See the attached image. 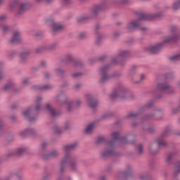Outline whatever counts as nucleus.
<instances>
[{
  "label": "nucleus",
  "mask_w": 180,
  "mask_h": 180,
  "mask_svg": "<svg viewBox=\"0 0 180 180\" xmlns=\"http://www.w3.org/2000/svg\"><path fill=\"white\" fill-rule=\"evenodd\" d=\"M98 102L94 98H90L88 100V105L90 108H96L98 106Z\"/></svg>",
  "instance_id": "14"
},
{
  "label": "nucleus",
  "mask_w": 180,
  "mask_h": 180,
  "mask_svg": "<svg viewBox=\"0 0 180 180\" xmlns=\"http://www.w3.org/2000/svg\"><path fill=\"white\" fill-rule=\"evenodd\" d=\"M57 155H58V153L56 150H53L48 155L45 156L44 158L45 160H47L49 158H55V157H57Z\"/></svg>",
  "instance_id": "20"
},
{
  "label": "nucleus",
  "mask_w": 180,
  "mask_h": 180,
  "mask_svg": "<svg viewBox=\"0 0 180 180\" xmlns=\"http://www.w3.org/2000/svg\"><path fill=\"white\" fill-rule=\"evenodd\" d=\"M47 4H51L54 0H46Z\"/></svg>",
  "instance_id": "54"
},
{
  "label": "nucleus",
  "mask_w": 180,
  "mask_h": 180,
  "mask_svg": "<svg viewBox=\"0 0 180 180\" xmlns=\"http://www.w3.org/2000/svg\"><path fill=\"white\" fill-rule=\"evenodd\" d=\"M62 4H63V5H70V4H71V1L70 0H62Z\"/></svg>",
  "instance_id": "35"
},
{
  "label": "nucleus",
  "mask_w": 180,
  "mask_h": 180,
  "mask_svg": "<svg viewBox=\"0 0 180 180\" xmlns=\"http://www.w3.org/2000/svg\"><path fill=\"white\" fill-rule=\"evenodd\" d=\"M179 40V35L178 33L173 32L171 37H166L163 43H171V41H178Z\"/></svg>",
  "instance_id": "7"
},
{
  "label": "nucleus",
  "mask_w": 180,
  "mask_h": 180,
  "mask_svg": "<svg viewBox=\"0 0 180 180\" xmlns=\"http://www.w3.org/2000/svg\"><path fill=\"white\" fill-rule=\"evenodd\" d=\"M4 2H5V0H0V5H2V4H4Z\"/></svg>",
  "instance_id": "58"
},
{
  "label": "nucleus",
  "mask_w": 180,
  "mask_h": 180,
  "mask_svg": "<svg viewBox=\"0 0 180 180\" xmlns=\"http://www.w3.org/2000/svg\"><path fill=\"white\" fill-rule=\"evenodd\" d=\"M56 72L57 75H60V74H63V69H60V68L56 69Z\"/></svg>",
  "instance_id": "38"
},
{
  "label": "nucleus",
  "mask_w": 180,
  "mask_h": 180,
  "mask_svg": "<svg viewBox=\"0 0 180 180\" xmlns=\"http://www.w3.org/2000/svg\"><path fill=\"white\" fill-rule=\"evenodd\" d=\"M46 146H47V142H43L41 144L42 148H44V147H46Z\"/></svg>",
  "instance_id": "51"
},
{
  "label": "nucleus",
  "mask_w": 180,
  "mask_h": 180,
  "mask_svg": "<svg viewBox=\"0 0 180 180\" xmlns=\"http://www.w3.org/2000/svg\"><path fill=\"white\" fill-rule=\"evenodd\" d=\"M174 174H179L180 172V162H176L174 166Z\"/></svg>",
  "instance_id": "25"
},
{
  "label": "nucleus",
  "mask_w": 180,
  "mask_h": 180,
  "mask_svg": "<svg viewBox=\"0 0 180 180\" xmlns=\"http://www.w3.org/2000/svg\"><path fill=\"white\" fill-rule=\"evenodd\" d=\"M86 37V34H85V33H81V34L79 35V39H85Z\"/></svg>",
  "instance_id": "40"
},
{
  "label": "nucleus",
  "mask_w": 180,
  "mask_h": 180,
  "mask_svg": "<svg viewBox=\"0 0 180 180\" xmlns=\"http://www.w3.org/2000/svg\"><path fill=\"white\" fill-rule=\"evenodd\" d=\"M101 11H102V8H101L99 6H96L93 9V13L94 15H98Z\"/></svg>",
  "instance_id": "24"
},
{
  "label": "nucleus",
  "mask_w": 180,
  "mask_h": 180,
  "mask_svg": "<svg viewBox=\"0 0 180 180\" xmlns=\"http://www.w3.org/2000/svg\"><path fill=\"white\" fill-rule=\"evenodd\" d=\"M160 49H161V46L160 45H156L153 46H149L148 48V51L151 54H155L158 51H160Z\"/></svg>",
  "instance_id": "11"
},
{
  "label": "nucleus",
  "mask_w": 180,
  "mask_h": 180,
  "mask_svg": "<svg viewBox=\"0 0 180 180\" xmlns=\"http://www.w3.org/2000/svg\"><path fill=\"white\" fill-rule=\"evenodd\" d=\"M36 2H41L43 0H35Z\"/></svg>",
  "instance_id": "62"
},
{
  "label": "nucleus",
  "mask_w": 180,
  "mask_h": 180,
  "mask_svg": "<svg viewBox=\"0 0 180 180\" xmlns=\"http://www.w3.org/2000/svg\"><path fill=\"white\" fill-rule=\"evenodd\" d=\"M136 29H141V30H146V27H140V22L139 21H131L127 25V30L128 32H133Z\"/></svg>",
  "instance_id": "4"
},
{
  "label": "nucleus",
  "mask_w": 180,
  "mask_h": 180,
  "mask_svg": "<svg viewBox=\"0 0 180 180\" xmlns=\"http://www.w3.org/2000/svg\"><path fill=\"white\" fill-rule=\"evenodd\" d=\"M12 86H13V84L12 83H8L7 84H6L4 87L3 89L4 91H8V89H11L12 88Z\"/></svg>",
  "instance_id": "27"
},
{
  "label": "nucleus",
  "mask_w": 180,
  "mask_h": 180,
  "mask_svg": "<svg viewBox=\"0 0 180 180\" xmlns=\"http://www.w3.org/2000/svg\"><path fill=\"white\" fill-rule=\"evenodd\" d=\"M18 154H23V153H25V149L24 148H19L18 150Z\"/></svg>",
  "instance_id": "41"
},
{
  "label": "nucleus",
  "mask_w": 180,
  "mask_h": 180,
  "mask_svg": "<svg viewBox=\"0 0 180 180\" xmlns=\"http://www.w3.org/2000/svg\"><path fill=\"white\" fill-rule=\"evenodd\" d=\"M155 142L157 143L158 146H159V147H162V146H167V142H165V141H164L162 137L158 139L155 141Z\"/></svg>",
  "instance_id": "18"
},
{
  "label": "nucleus",
  "mask_w": 180,
  "mask_h": 180,
  "mask_svg": "<svg viewBox=\"0 0 180 180\" xmlns=\"http://www.w3.org/2000/svg\"><path fill=\"white\" fill-rule=\"evenodd\" d=\"M112 63H113V64H116V63H117V58H114L112 60Z\"/></svg>",
  "instance_id": "48"
},
{
  "label": "nucleus",
  "mask_w": 180,
  "mask_h": 180,
  "mask_svg": "<svg viewBox=\"0 0 180 180\" xmlns=\"http://www.w3.org/2000/svg\"><path fill=\"white\" fill-rule=\"evenodd\" d=\"M172 157H174V153H169L167 156V161H169L172 160Z\"/></svg>",
  "instance_id": "37"
},
{
  "label": "nucleus",
  "mask_w": 180,
  "mask_h": 180,
  "mask_svg": "<svg viewBox=\"0 0 180 180\" xmlns=\"http://www.w3.org/2000/svg\"><path fill=\"white\" fill-rule=\"evenodd\" d=\"M46 108L51 113V116H57V115H58V112L55 111L54 109H53V108H51V106L49 104L46 105Z\"/></svg>",
  "instance_id": "17"
},
{
  "label": "nucleus",
  "mask_w": 180,
  "mask_h": 180,
  "mask_svg": "<svg viewBox=\"0 0 180 180\" xmlns=\"http://www.w3.org/2000/svg\"><path fill=\"white\" fill-rule=\"evenodd\" d=\"M22 85H27L29 84V78H25L22 82Z\"/></svg>",
  "instance_id": "34"
},
{
  "label": "nucleus",
  "mask_w": 180,
  "mask_h": 180,
  "mask_svg": "<svg viewBox=\"0 0 180 180\" xmlns=\"http://www.w3.org/2000/svg\"><path fill=\"white\" fill-rule=\"evenodd\" d=\"M6 19V15L0 16V22H2V20H5Z\"/></svg>",
  "instance_id": "44"
},
{
  "label": "nucleus",
  "mask_w": 180,
  "mask_h": 180,
  "mask_svg": "<svg viewBox=\"0 0 180 180\" xmlns=\"http://www.w3.org/2000/svg\"><path fill=\"white\" fill-rule=\"evenodd\" d=\"M115 147V142H108L107 147L101 152V155L104 158L113 155V148Z\"/></svg>",
  "instance_id": "2"
},
{
  "label": "nucleus",
  "mask_w": 180,
  "mask_h": 180,
  "mask_svg": "<svg viewBox=\"0 0 180 180\" xmlns=\"http://www.w3.org/2000/svg\"><path fill=\"white\" fill-rule=\"evenodd\" d=\"M65 165H70V168H72V169H75V163L73 162L72 161V158L71 157V155L70 154H67L65 156V158L62 160L61 162V172H63V169L64 168V167H65Z\"/></svg>",
  "instance_id": "1"
},
{
  "label": "nucleus",
  "mask_w": 180,
  "mask_h": 180,
  "mask_svg": "<svg viewBox=\"0 0 180 180\" xmlns=\"http://www.w3.org/2000/svg\"><path fill=\"white\" fill-rule=\"evenodd\" d=\"M79 65H82L81 62H79L77 64H76V66L78 67Z\"/></svg>",
  "instance_id": "59"
},
{
  "label": "nucleus",
  "mask_w": 180,
  "mask_h": 180,
  "mask_svg": "<svg viewBox=\"0 0 180 180\" xmlns=\"http://www.w3.org/2000/svg\"><path fill=\"white\" fill-rule=\"evenodd\" d=\"M129 54V52L127 51H122L120 55V57H124L125 56H127Z\"/></svg>",
  "instance_id": "33"
},
{
  "label": "nucleus",
  "mask_w": 180,
  "mask_h": 180,
  "mask_svg": "<svg viewBox=\"0 0 180 180\" xmlns=\"http://www.w3.org/2000/svg\"><path fill=\"white\" fill-rule=\"evenodd\" d=\"M40 89H50V86L49 85L44 86V87H41Z\"/></svg>",
  "instance_id": "46"
},
{
  "label": "nucleus",
  "mask_w": 180,
  "mask_h": 180,
  "mask_svg": "<svg viewBox=\"0 0 180 180\" xmlns=\"http://www.w3.org/2000/svg\"><path fill=\"white\" fill-rule=\"evenodd\" d=\"M28 8H29V4L21 3L19 5L18 13H22V12H25V11H26Z\"/></svg>",
  "instance_id": "13"
},
{
  "label": "nucleus",
  "mask_w": 180,
  "mask_h": 180,
  "mask_svg": "<svg viewBox=\"0 0 180 180\" xmlns=\"http://www.w3.org/2000/svg\"><path fill=\"white\" fill-rule=\"evenodd\" d=\"M154 15L153 14H144L142 13L139 16V19L141 20H151V19H153Z\"/></svg>",
  "instance_id": "12"
},
{
  "label": "nucleus",
  "mask_w": 180,
  "mask_h": 180,
  "mask_svg": "<svg viewBox=\"0 0 180 180\" xmlns=\"http://www.w3.org/2000/svg\"><path fill=\"white\" fill-rule=\"evenodd\" d=\"M170 60L171 61H178L179 60H180V53L171 57Z\"/></svg>",
  "instance_id": "29"
},
{
  "label": "nucleus",
  "mask_w": 180,
  "mask_h": 180,
  "mask_svg": "<svg viewBox=\"0 0 180 180\" xmlns=\"http://www.w3.org/2000/svg\"><path fill=\"white\" fill-rule=\"evenodd\" d=\"M1 30L4 34L6 33V32L9 31V26L6 24L1 25Z\"/></svg>",
  "instance_id": "26"
},
{
  "label": "nucleus",
  "mask_w": 180,
  "mask_h": 180,
  "mask_svg": "<svg viewBox=\"0 0 180 180\" xmlns=\"http://www.w3.org/2000/svg\"><path fill=\"white\" fill-rule=\"evenodd\" d=\"M108 117H110V114H105L103 115L104 119H108Z\"/></svg>",
  "instance_id": "47"
},
{
  "label": "nucleus",
  "mask_w": 180,
  "mask_h": 180,
  "mask_svg": "<svg viewBox=\"0 0 180 180\" xmlns=\"http://www.w3.org/2000/svg\"><path fill=\"white\" fill-rule=\"evenodd\" d=\"M18 5H19V1H13L11 4H10V6L11 8H13L15 6H18Z\"/></svg>",
  "instance_id": "32"
},
{
  "label": "nucleus",
  "mask_w": 180,
  "mask_h": 180,
  "mask_svg": "<svg viewBox=\"0 0 180 180\" xmlns=\"http://www.w3.org/2000/svg\"><path fill=\"white\" fill-rule=\"evenodd\" d=\"M72 75L75 78H77V77H79V75H81V73H75Z\"/></svg>",
  "instance_id": "49"
},
{
  "label": "nucleus",
  "mask_w": 180,
  "mask_h": 180,
  "mask_svg": "<svg viewBox=\"0 0 180 180\" xmlns=\"http://www.w3.org/2000/svg\"><path fill=\"white\" fill-rule=\"evenodd\" d=\"M173 11H176L177 9H180V0H176L172 6Z\"/></svg>",
  "instance_id": "21"
},
{
  "label": "nucleus",
  "mask_w": 180,
  "mask_h": 180,
  "mask_svg": "<svg viewBox=\"0 0 180 180\" xmlns=\"http://www.w3.org/2000/svg\"><path fill=\"white\" fill-rule=\"evenodd\" d=\"M22 40V37L20 36V32L19 31H15L13 34V37L11 39L10 41L13 44L15 43H19Z\"/></svg>",
  "instance_id": "8"
},
{
  "label": "nucleus",
  "mask_w": 180,
  "mask_h": 180,
  "mask_svg": "<svg viewBox=\"0 0 180 180\" xmlns=\"http://www.w3.org/2000/svg\"><path fill=\"white\" fill-rule=\"evenodd\" d=\"M40 101H41V97H38L35 101V109L36 110H40Z\"/></svg>",
  "instance_id": "23"
},
{
  "label": "nucleus",
  "mask_w": 180,
  "mask_h": 180,
  "mask_svg": "<svg viewBox=\"0 0 180 180\" xmlns=\"http://www.w3.org/2000/svg\"><path fill=\"white\" fill-rule=\"evenodd\" d=\"M114 143L116 141H123V137H120V135L117 132H114L112 134Z\"/></svg>",
  "instance_id": "15"
},
{
  "label": "nucleus",
  "mask_w": 180,
  "mask_h": 180,
  "mask_svg": "<svg viewBox=\"0 0 180 180\" xmlns=\"http://www.w3.org/2000/svg\"><path fill=\"white\" fill-rule=\"evenodd\" d=\"M157 89L162 92H169L170 87L165 83H158Z\"/></svg>",
  "instance_id": "9"
},
{
  "label": "nucleus",
  "mask_w": 180,
  "mask_h": 180,
  "mask_svg": "<svg viewBox=\"0 0 180 180\" xmlns=\"http://www.w3.org/2000/svg\"><path fill=\"white\" fill-rule=\"evenodd\" d=\"M126 90L124 88L120 89L117 90L116 91H114L110 97L111 98H121L122 99L124 98V96H126Z\"/></svg>",
  "instance_id": "6"
},
{
  "label": "nucleus",
  "mask_w": 180,
  "mask_h": 180,
  "mask_svg": "<svg viewBox=\"0 0 180 180\" xmlns=\"http://www.w3.org/2000/svg\"><path fill=\"white\" fill-rule=\"evenodd\" d=\"M141 179H146V176L144 177V176H141Z\"/></svg>",
  "instance_id": "61"
},
{
  "label": "nucleus",
  "mask_w": 180,
  "mask_h": 180,
  "mask_svg": "<svg viewBox=\"0 0 180 180\" xmlns=\"http://www.w3.org/2000/svg\"><path fill=\"white\" fill-rule=\"evenodd\" d=\"M2 127V122L0 121V130H1V128Z\"/></svg>",
  "instance_id": "60"
},
{
  "label": "nucleus",
  "mask_w": 180,
  "mask_h": 180,
  "mask_svg": "<svg viewBox=\"0 0 180 180\" xmlns=\"http://www.w3.org/2000/svg\"><path fill=\"white\" fill-rule=\"evenodd\" d=\"M42 180H50V177H49V176H46L43 178Z\"/></svg>",
  "instance_id": "52"
},
{
  "label": "nucleus",
  "mask_w": 180,
  "mask_h": 180,
  "mask_svg": "<svg viewBox=\"0 0 180 180\" xmlns=\"http://www.w3.org/2000/svg\"><path fill=\"white\" fill-rule=\"evenodd\" d=\"M30 112H32V108H27L25 110H24L22 115L25 119H28L29 122H34L36 118L30 117Z\"/></svg>",
  "instance_id": "10"
},
{
  "label": "nucleus",
  "mask_w": 180,
  "mask_h": 180,
  "mask_svg": "<svg viewBox=\"0 0 180 180\" xmlns=\"http://www.w3.org/2000/svg\"><path fill=\"white\" fill-rule=\"evenodd\" d=\"M13 176H15L17 178V179H20V176H17L16 174H13Z\"/></svg>",
  "instance_id": "57"
},
{
  "label": "nucleus",
  "mask_w": 180,
  "mask_h": 180,
  "mask_svg": "<svg viewBox=\"0 0 180 180\" xmlns=\"http://www.w3.org/2000/svg\"><path fill=\"white\" fill-rule=\"evenodd\" d=\"M2 78H4V75L0 72V79H2Z\"/></svg>",
  "instance_id": "56"
},
{
  "label": "nucleus",
  "mask_w": 180,
  "mask_h": 180,
  "mask_svg": "<svg viewBox=\"0 0 180 180\" xmlns=\"http://www.w3.org/2000/svg\"><path fill=\"white\" fill-rule=\"evenodd\" d=\"M154 103L153 102L148 103L146 104V108H151Z\"/></svg>",
  "instance_id": "45"
},
{
  "label": "nucleus",
  "mask_w": 180,
  "mask_h": 180,
  "mask_svg": "<svg viewBox=\"0 0 180 180\" xmlns=\"http://www.w3.org/2000/svg\"><path fill=\"white\" fill-rule=\"evenodd\" d=\"M28 56H29V53L27 52H22L20 53V57L21 60H23L27 58Z\"/></svg>",
  "instance_id": "28"
},
{
  "label": "nucleus",
  "mask_w": 180,
  "mask_h": 180,
  "mask_svg": "<svg viewBox=\"0 0 180 180\" xmlns=\"http://www.w3.org/2000/svg\"><path fill=\"white\" fill-rule=\"evenodd\" d=\"M145 78L144 75H141L140 76V81L139 82H136V84H139V82H141V81H143Z\"/></svg>",
  "instance_id": "43"
},
{
  "label": "nucleus",
  "mask_w": 180,
  "mask_h": 180,
  "mask_svg": "<svg viewBox=\"0 0 180 180\" xmlns=\"http://www.w3.org/2000/svg\"><path fill=\"white\" fill-rule=\"evenodd\" d=\"M47 23L51 25L53 33H56V32H61V30L64 29V25L63 24L57 23L52 19L48 20Z\"/></svg>",
  "instance_id": "3"
},
{
  "label": "nucleus",
  "mask_w": 180,
  "mask_h": 180,
  "mask_svg": "<svg viewBox=\"0 0 180 180\" xmlns=\"http://www.w3.org/2000/svg\"><path fill=\"white\" fill-rule=\"evenodd\" d=\"M75 88V89H79V88H81V84H76Z\"/></svg>",
  "instance_id": "50"
},
{
  "label": "nucleus",
  "mask_w": 180,
  "mask_h": 180,
  "mask_svg": "<svg viewBox=\"0 0 180 180\" xmlns=\"http://www.w3.org/2000/svg\"><path fill=\"white\" fill-rule=\"evenodd\" d=\"M76 147H77V143H75L70 145L65 146L64 148V150L65 153H68V151H71V150H74Z\"/></svg>",
  "instance_id": "16"
},
{
  "label": "nucleus",
  "mask_w": 180,
  "mask_h": 180,
  "mask_svg": "<svg viewBox=\"0 0 180 180\" xmlns=\"http://www.w3.org/2000/svg\"><path fill=\"white\" fill-rule=\"evenodd\" d=\"M65 129H68V127H66Z\"/></svg>",
  "instance_id": "63"
},
{
  "label": "nucleus",
  "mask_w": 180,
  "mask_h": 180,
  "mask_svg": "<svg viewBox=\"0 0 180 180\" xmlns=\"http://www.w3.org/2000/svg\"><path fill=\"white\" fill-rule=\"evenodd\" d=\"M49 77H50V73L46 72V73L45 74V78H49Z\"/></svg>",
  "instance_id": "53"
},
{
  "label": "nucleus",
  "mask_w": 180,
  "mask_h": 180,
  "mask_svg": "<svg viewBox=\"0 0 180 180\" xmlns=\"http://www.w3.org/2000/svg\"><path fill=\"white\" fill-rule=\"evenodd\" d=\"M27 134H33V129H26L21 132V136L22 137H26V136H27Z\"/></svg>",
  "instance_id": "22"
},
{
  "label": "nucleus",
  "mask_w": 180,
  "mask_h": 180,
  "mask_svg": "<svg viewBox=\"0 0 180 180\" xmlns=\"http://www.w3.org/2000/svg\"><path fill=\"white\" fill-rule=\"evenodd\" d=\"M103 140H105V139H103V137H99L97 139V143L99 144V143H102V141H103Z\"/></svg>",
  "instance_id": "42"
},
{
  "label": "nucleus",
  "mask_w": 180,
  "mask_h": 180,
  "mask_svg": "<svg viewBox=\"0 0 180 180\" xmlns=\"http://www.w3.org/2000/svg\"><path fill=\"white\" fill-rule=\"evenodd\" d=\"M138 150H139V154H141V153H143V146L142 145H139Z\"/></svg>",
  "instance_id": "39"
},
{
  "label": "nucleus",
  "mask_w": 180,
  "mask_h": 180,
  "mask_svg": "<svg viewBox=\"0 0 180 180\" xmlns=\"http://www.w3.org/2000/svg\"><path fill=\"white\" fill-rule=\"evenodd\" d=\"M137 116V113L131 112L127 115V117H136Z\"/></svg>",
  "instance_id": "36"
},
{
  "label": "nucleus",
  "mask_w": 180,
  "mask_h": 180,
  "mask_svg": "<svg viewBox=\"0 0 180 180\" xmlns=\"http://www.w3.org/2000/svg\"><path fill=\"white\" fill-rule=\"evenodd\" d=\"M98 39H101V37H98Z\"/></svg>",
  "instance_id": "64"
},
{
  "label": "nucleus",
  "mask_w": 180,
  "mask_h": 180,
  "mask_svg": "<svg viewBox=\"0 0 180 180\" xmlns=\"http://www.w3.org/2000/svg\"><path fill=\"white\" fill-rule=\"evenodd\" d=\"M92 131H94V124H90L86 127V129L84 130V133L86 134H91Z\"/></svg>",
  "instance_id": "19"
},
{
  "label": "nucleus",
  "mask_w": 180,
  "mask_h": 180,
  "mask_svg": "<svg viewBox=\"0 0 180 180\" xmlns=\"http://www.w3.org/2000/svg\"><path fill=\"white\" fill-rule=\"evenodd\" d=\"M65 103V105H67L68 110H69V111L71 110V107L74 106V103L71 102V101H66Z\"/></svg>",
  "instance_id": "30"
},
{
  "label": "nucleus",
  "mask_w": 180,
  "mask_h": 180,
  "mask_svg": "<svg viewBox=\"0 0 180 180\" xmlns=\"http://www.w3.org/2000/svg\"><path fill=\"white\" fill-rule=\"evenodd\" d=\"M109 70L108 66L103 67L100 69V72L101 75V82L103 83L105 82V81H108L109 78H110V76L108 75V71Z\"/></svg>",
  "instance_id": "5"
},
{
  "label": "nucleus",
  "mask_w": 180,
  "mask_h": 180,
  "mask_svg": "<svg viewBox=\"0 0 180 180\" xmlns=\"http://www.w3.org/2000/svg\"><path fill=\"white\" fill-rule=\"evenodd\" d=\"M53 130L56 134H60V133L63 131V129H60L58 127H55Z\"/></svg>",
  "instance_id": "31"
},
{
  "label": "nucleus",
  "mask_w": 180,
  "mask_h": 180,
  "mask_svg": "<svg viewBox=\"0 0 180 180\" xmlns=\"http://www.w3.org/2000/svg\"><path fill=\"white\" fill-rule=\"evenodd\" d=\"M80 104H81V101H77L76 102V105H77V106H79Z\"/></svg>",
  "instance_id": "55"
}]
</instances>
